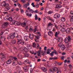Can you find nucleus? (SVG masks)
I'll list each match as a JSON object with an SVG mask.
<instances>
[{
  "mask_svg": "<svg viewBox=\"0 0 73 73\" xmlns=\"http://www.w3.org/2000/svg\"><path fill=\"white\" fill-rule=\"evenodd\" d=\"M30 12L31 13H38V10H36L35 11H34L32 9H30Z\"/></svg>",
  "mask_w": 73,
  "mask_h": 73,
  "instance_id": "9b49d317",
  "label": "nucleus"
},
{
  "mask_svg": "<svg viewBox=\"0 0 73 73\" xmlns=\"http://www.w3.org/2000/svg\"><path fill=\"white\" fill-rule=\"evenodd\" d=\"M33 47L37 49H39L40 47L38 43L36 44L35 42H34L33 43Z\"/></svg>",
  "mask_w": 73,
  "mask_h": 73,
  "instance_id": "39448f33",
  "label": "nucleus"
},
{
  "mask_svg": "<svg viewBox=\"0 0 73 73\" xmlns=\"http://www.w3.org/2000/svg\"><path fill=\"white\" fill-rule=\"evenodd\" d=\"M29 59H27V60H25L24 62L23 63L24 64H25V62H26L27 61H29Z\"/></svg>",
  "mask_w": 73,
  "mask_h": 73,
  "instance_id": "e2e57ef3",
  "label": "nucleus"
},
{
  "mask_svg": "<svg viewBox=\"0 0 73 73\" xmlns=\"http://www.w3.org/2000/svg\"><path fill=\"white\" fill-rule=\"evenodd\" d=\"M52 25H53V24H52L50 23L49 24H48V27H50V26L51 29H52Z\"/></svg>",
  "mask_w": 73,
  "mask_h": 73,
  "instance_id": "bb28decb",
  "label": "nucleus"
},
{
  "mask_svg": "<svg viewBox=\"0 0 73 73\" xmlns=\"http://www.w3.org/2000/svg\"><path fill=\"white\" fill-rule=\"evenodd\" d=\"M63 46L61 47V49L62 50H64L65 49V46L64 45H63Z\"/></svg>",
  "mask_w": 73,
  "mask_h": 73,
  "instance_id": "c85d7f7f",
  "label": "nucleus"
},
{
  "mask_svg": "<svg viewBox=\"0 0 73 73\" xmlns=\"http://www.w3.org/2000/svg\"><path fill=\"white\" fill-rule=\"evenodd\" d=\"M38 31V30L36 28H35V29L34 31V33H36V31Z\"/></svg>",
  "mask_w": 73,
  "mask_h": 73,
  "instance_id": "58836bf2",
  "label": "nucleus"
},
{
  "mask_svg": "<svg viewBox=\"0 0 73 73\" xmlns=\"http://www.w3.org/2000/svg\"><path fill=\"white\" fill-rule=\"evenodd\" d=\"M62 7V6L60 5V4L57 5L56 6V8H61Z\"/></svg>",
  "mask_w": 73,
  "mask_h": 73,
  "instance_id": "cd10ccee",
  "label": "nucleus"
},
{
  "mask_svg": "<svg viewBox=\"0 0 73 73\" xmlns=\"http://www.w3.org/2000/svg\"><path fill=\"white\" fill-rule=\"evenodd\" d=\"M20 24H21L20 23H19L15 21L14 25H15V26H17V25L19 26V25H20Z\"/></svg>",
  "mask_w": 73,
  "mask_h": 73,
  "instance_id": "2eb2a0df",
  "label": "nucleus"
},
{
  "mask_svg": "<svg viewBox=\"0 0 73 73\" xmlns=\"http://www.w3.org/2000/svg\"><path fill=\"white\" fill-rule=\"evenodd\" d=\"M19 73H24L23 71L22 70H20L19 71Z\"/></svg>",
  "mask_w": 73,
  "mask_h": 73,
  "instance_id": "603ef678",
  "label": "nucleus"
},
{
  "mask_svg": "<svg viewBox=\"0 0 73 73\" xmlns=\"http://www.w3.org/2000/svg\"><path fill=\"white\" fill-rule=\"evenodd\" d=\"M61 31L63 32H66V29L64 28H62L61 29Z\"/></svg>",
  "mask_w": 73,
  "mask_h": 73,
  "instance_id": "a878e982",
  "label": "nucleus"
},
{
  "mask_svg": "<svg viewBox=\"0 0 73 73\" xmlns=\"http://www.w3.org/2000/svg\"><path fill=\"white\" fill-rule=\"evenodd\" d=\"M7 39H11V38H10V35H8L7 37Z\"/></svg>",
  "mask_w": 73,
  "mask_h": 73,
  "instance_id": "a18cd8bd",
  "label": "nucleus"
},
{
  "mask_svg": "<svg viewBox=\"0 0 73 73\" xmlns=\"http://www.w3.org/2000/svg\"><path fill=\"white\" fill-rule=\"evenodd\" d=\"M9 23H8L7 22H5L4 23V27L3 28L5 29L6 28L8 25H9Z\"/></svg>",
  "mask_w": 73,
  "mask_h": 73,
  "instance_id": "ddd939ff",
  "label": "nucleus"
},
{
  "mask_svg": "<svg viewBox=\"0 0 73 73\" xmlns=\"http://www.w3.org/2000/svg\"><path fill=\"white\" fill-rule=\"evenodd\" d=\"M39 39V36H37L36 37V38L35 39V41L36 42H39L38 40Z\"/></svg>",
  "mask_w": 73,
  "mask_h": 73,
  "instance_id": "a211bd4d",
  "label": "nucleus"
},
{
  "mask_svg": "<svg viewBox=\"0 0 73 73\" xmlns=\"http://www.w3.org/2000/svg\"><path fill=\"white\" fill-rule=\"evenodd\" d=\"M63 40V38L61 37H58V42H62Z\"/></svg>",
  "mask_w": 73,
  "mask_h": 73,
  "instance_id": "f3484780",
  "label": "nucleus"
},
{
  "mask_svg": "<svg viewBox=\"0 0 73 73\" xmlns=\"http://www.w3.org/2000/svg\"><path fill=\"white\" fill-rule=\"evenodd\" d=\"M16 42V40H13L12 41V42L13 44H15Z\"/></svg>",
  "mask_w": 73,
  "mask_h": 73,
  "instance_id": "c9c22d12",
  "label": "nucleus"
},
{
  "mask_svg": "<svg viewBox=\"0 0 73 73\" xmlns=\"http://www.w3.org/2000/svg\"><path fill=\"white\" fill-rule=\"evenodd\" d=\"M12 62L11 60H9L6 62V64H11Z\"/></svg>",
  "mask_w": 73,
  "mask_h": 73,
  "instance_id": "aec40b11",
  "label": "nucleus"
},
{
  "mask_svg": "<svg viewBox=\"0 0 73 73\" xmlns=\"http://www.w3.org/2000/svg\"><path fill=\"white\" fill-rule=\"evenodd\" d=\"M27 7V5H26V4H25V3H24L23 5V7L25 8V7Z\"/></svg>",
  "mask_w": 73,
  "mask_h": 73,
  "instance_id": "5fc2aeb1",
  "label": "nucleus"
},
{
  "mask_svg": "<svg viewBox=\"0 0 73 73\" xmlns=\"http://www.w3.org/2000/svg\"><path fill=\"white\" fill-rule=\"evenodd\" d=\"M54 54L53 53V52H52L50 54H49V55H51V57H52L53 56H54Z\"/></svg>",
  "mask_w": 73,
  "mask_h": 73,
  "instance_id": "a19ab883",
  "label": "nucleus"
},
{
  "mask_svg": "<svg viewBox=\"0 0 73 73\" xmlns=\"http://www.w3.org/2000/svg\"><path fill=\"white\" fill-rule=\"evenodd\" d=\"M36 36L35 35H33L32 34H30L29 35V37L30 38L31 40H33L34 38V36Z\"/></svg>",
  "mask_w": 73,
  "mask_h": 73,
  "instance_id": "f8f14e48",
  "label": "nucleus"
},
{
  "mask_svg": "<svg viewBox=\"0 0 73 73\" xmlns=\"http://www.w3.org/2000/svg\"><path fill=\"white\" fill-rule=\"evenodd\" d=\"M35 19L36 20H37L38 19V18L37 17V15L36 14L35 15Z\"/></svg>",
  "mask_w": 73,
  "mask_h": 73,
  "instance_id": "6e6d98bb",
  "label": "nucleus"
},
{
  "mask_svg": "<svg viewBox=\"0 0 73 73\" xmlns=\"http://www.w3.org/2000/svg\"><path fill=\"white\" fill-rule=\"evenodd\" d=\"M1 6L3 7H5L6 6H8L9 4L6 3L5 2H3L1 3Z\"/></svg>",
  "mask_w": 73,
  "mask_h": 73,
  "instance_id": "423d86ee",
  "label": "nucleus"
},
{
  "mask_svg": "<svg viewBox=\"0 0 73 73\" xmlns=\"http://www.w3.org/2000/svg\"><path fill=\"white\" fill-rule=\"evenodd\" d=\"M23 68V69L25 72H27L28 71V69L27 66L24 67Z\"/></svg>",
  "mask_w": 73,
  "mask_h": 73,
  "instance_id": "dca6fc26",
  "label": "nucleus"
},
{
  "mask_svg": "<svg viewBox=\"0 0 73 73\" xmlns=\"http://www.w3.org/2000/svg\"><path fill=\"white\" fill-rule=\"evenodd\" d=\"M15 21L14 20H12L11 21L10 23V25H14Z\"/></svg>",
  "mask_w": 73,
  "mask_h": 73,
  "instance_id": "393cba45",
  "label": "nucleus"
},
{
  "mask_svg": "<svg viewBox=\"0 0 73 73\" xmlns=\"http://www.w3.org/2000/svg\"><path fill=\"white\" fill-rule=\"evenodd\" d=\"M30 73H32L33 72V69L32 68H31L30 69Z\"/></svg>",
  "mask_w": 73,
  "mask_h": 73,
  "instance_id": "052dcab7",
  "label": "nucleus"
},
{
  "mask_svg": "<svg viewBox=\"0 0 73 73\" xmlns=\"http://www.w3.org/2000/svg\"><path fill=\"white\" fill-rule=\"evenodd\" d=\"M65 58V57L64 56H62L61 57V59H62V60H64V58Z\"/></svg>",
  "mask_w": 73,
  "mask_h": 73,
  "instance_id": "69168bd1",
  "label": "nucleus"
},
{
  "mask_svg": "<svg viewBox=\"0 0 73 73\" xmlns=\"http://www.w3.org/2000/svg\"><path fill=\"white\" fill-rule=\"evenodd\" d=\"M15 33H13L12 35H10V39H13L15 37Z\"/></svg>",
  "mask_w": 73,
  "mask_h": 73,
  "instance_id": "4468645a",
  "label": "nucleus"
},
{
  "mask_svg": "<svg viewBox=\"0 0 73 73\" xmlns=\"http://www.w3.org/2000/svg\"><path fill=\"white\" fill-rule=\"evenodd\" d=\"M22 51V53H26L28 52V50L26 47H23L22 50H21Z\"/></svg>",
  "mask_w": 73,
  "mask_h": 73,
  "instance_id": "6e6552de",
  "label": "nucleus"
},
{
  "mask_svg": "<svg viewBox=\"0 0 73 73\" xmlns=\"http://www.w3.org/2000/svg\"><path fill=\"white\" fill-rule=\"evenodd\" d=\"M61 71L60 70H58L56 72V73H61Z\"/></svg>",
  "mask_w": 73,
  "mask_h": 73,
  "instance_id": "3c124183",
  "label": "nucleus"
},
{
  "mask_svg": "<svg viewBox=\"0 0 73 73\" xmlns=\"http://www.w3.org/2000/svg\"><path fill=\"white\" fill-rule=\"evenodd\" d=\"M56 31V29L55 27H53L52 31L54 32H55Z\"/></svg>",
  "mask_w": 73,
  "mask_h": 73,
  "instance_id": "8fccbe9b",
  "label": "nucleus"
},
{
  "mask_svg": "<svg viewBox=\"0 0 73 73\" xmlns=\"http://www.w3.org/2000/svg\"><path fill=\"white\" fill-rule=\"evenodd\" d=\"M27 36H25L24 37V40H26V41H27V40L28 38H27Z\"/></svg>",
  "mask_w": 73,
  "mask_h": 73,
  "instance_id": "c03bdc74",
  "label": "nucleus"
},
{
  "mask_svg": "<svg viewBox=\"0 0 73 73\" xmlns=\"http://www.w3.org/2000/svg\"><path fill=\"white\" fill-rule=\"evenodd\" d=\"M53 13V12L52 11H50L48 12L47 13L48 14H51Z\"/></svg>",
  "mask_w": 73,
  "mask_h": 73,
  "instance_id": "473e14b6",
  "label": "nucleus"
},
{
  "mask_svg": "<svg viewBox=\"0 0 73 73\" xmlns=\"http://www.w3.org/2000/svg\"><path fill=\"white\" fill-rule=\"evenodd\" d=\"M21 13H23L24 12V11L23 9H21Z\"/></svg>",
  "mask_w": 73,
  "mask_h": 73,
  "instance_id": "774afa93",
  "label": "nucleus"
},
{
  "mask_svg": "<svg viewBox=\"0 0 73 73\" xmlns=\"http://www.w3.org/2000/svg\"><path fill=\"white\" fill-rule=\"evenodd\" d=\"M62 44V43H59L58 45V47H60L61 48V46H63V45Z\"/></svg>",
  "mask_w": 73,
  "mask_h": 73,
  "instance_id": "f704fd0d",
  "label": "nucleus"
},
{
  "mask_svg": "<svg viewBox=\"0 0 73 73\" xmlns=\"http://www.w3.org/2000/svg\"><path fill=\"white\" fill-rule=\"evenodd\" d=\"M49 33L50 34V35L52 36L53 35V33L52 31H49Z\"/></svg>",
  "mask_w": 73,
  "mask_h": 73,
  "instance_id": "4c0bfd02",
  "label": "nucleus"
},
{
  "mask_svg": "<svg viewBox=\"0 0 73 73\" xmlns=\"http://www.w3.org/2000/svg\"><path fill=\"white\" fill-rule=\"evenodd\" d=\"M4 32H1V33L0 34V36H2L4 34Z\"/></svg>",
  "mask_w": 73,
  "mask_h": 73,
  "instance_id": "bf43d9fd",
  "label": "nucleus"
},
{
  "mask_svg": "<svg viewBox=\"0 0 73 73\" xmlns=\"http://www.w3.org/2000/svg\"><path fill=\"white\" fill-rule=\"evenodd\" d=\"M14 59L15 60L14 61V62L12 64L13 65L16 66L17 65V64L19 63V62L17 60V58L16 57H14Z\"/></svg>",
  "mask_w": 73,
  "mask_h": 73,
  "instance_id": "20e7f679",
  "label": "nucleus"
},
{
  "mask_svg": "<svg viewBox=\"0 0 73 73\" xmlns=\"http://www.w3.org/2000/svg\"><path fill=\"white\" fill-rule=\"evenodd\" d=\"M71 40L70 36H68L67 38H66L64 39V42L66 43V46L67 48H70L71 46V45H69V44L68 43V42H70Z\"/></svg>",
  "mask_w": 73,
  "mask_h": 73,
  "instance_id": "f03ea898",
  "label": "nucleus"
},
{
  "mask_svg": "<svg viewBox=\"0 0 73 73\" xmlns=\"http://www.w3.org/2000/svg\"><path fill=\"white\" fill-rule=\"evenodd\" d=\"M59 70L57 67H54L52 69H50L49 70V73H54V72H57Z\"/></svg>",
  "mask_w": 73,
  "mask_h": 73,
  "instance_id": "7ed1b4c3",
  "label": "nucleus"
},
{
  "mask_svg": "<svg viewBox=\"0 0 73 73\" xmlns=\"http://www.w3.org/2000/svg\"><path fill=\"white\" fill-rule=\"evenodd\" d=\"M49 20H50L51 21H52L53 22H54V21H55V20L54 19H51V18H49L48 19Z\"/></svg>",
  "mask_w": 73,
  "mask_h": 73,
  "instance_id": "37998d69",
  "label": "nucleus"
},
{
  "mask_svg": "<svg viewBox=\"0 0 73 73\" xmlns=\"http://www.w3.org/2000/svg\"><path fill=\"white\" fill-rule=\"evenodd\" d=\"M27 15L28 16H30V17H31L32 16V15L31 13H30V14H29L28 13H27Z\"/></svg>",
  "mask_w": 73,
  "mask_h": 73,
  "instance_id": "49530a36",
  "label": "nucleus"
},
{
  "mask_svg": "<svg viewBox=\"0 0 73 73\" xmlns=\"http://www.w3.org/2000/svg\"><path fill=\"white\" fill-rule=\"evenodd\" d=\"M41 50H39V51H38V56H40V52H41Z\"/></svg>",
  "mask_w": 73,
  "mask_h": 73,
  "instance_id": "ea45409f",
  "label": "nucleus"
},
{
  "mask_svg": "<svg viewBox=\"0 0 73 73\" xmlns=\"http://www.w3.org/2000/svg\"><path fill=\"white\" fill-rule=\"evenodd\" d=\"M21 1L23 3H25L26 1L25 0H21Z\"/></svg>",
  "mask_w": 73,
  "mask_h": 73,
  "instance_id": "680f3d73",
  "label": "nucleus"
},
{
  "mask_svg": "<svg viewBox=\"0 0 73 73\" xmlns=\"http://www.w3.org/2000/svg\"><path fill=\"white\" fill-rule=\"evenodd\" d=\"M17 5L19 7H21V5L19 3H17Z\"/></svg>",
  "mask_w": 73,
  "mask_h": 73,
  "instance_id": "0e129e2a",
  "label": "nucleus"
},
{
  "mask_svg": "<svg viewBox=\"0 0 73 73\" xmlns=\"http://www.w3.org/2000/svg\"><path fill=\"white\" fill-rule=\"evenodd\" d=\"M63 63V62H61L60 63V62H59V63H58V64L59 65H62V64Z\"/></svg>",
  "mask_w": 73,
  "mask_h": 73,
  "instance_id": "13d9d810",
  "label": "nucleus"
},
{
  "mask_svg": "<svg viewBox=\"0 0 73 73\" xmlns=\"http://www.w3.org/2000/svg\"><path fill=\"white\" fill-rule=\"evenodd\" d=\"M61 20L62 21L64 22L65 21V17H62L61 18Z\"/></svg>",
  "mask_w": 73,
  "mask_h": 73,
  "instance_id": "2f4dec72",
  "label": "nucleus"
},
{
  "mask_svg": "<svg viewBox=\"0 0 73 73\" xmlns=\"http://www.w3.org/2000/svg\"><path fill=\"white\" fill-rule=\"evenodd\" d=\"M8 20L10 21V22L12 21V18L11 17H9L8 18Z\"/></svg>",
  "mask_w": 73,
  "mask_h": 73,
  "instance_id": "e433bc0d",
  "label": "nucleus"
},
{
  "mask_svg": "<svg viewBox=\"0 0 73 73\" xmlns=\"http://www.w3.org/2000/svg\"><path fill=\"white\" fill-rule=\"evenodd\" d=\"M15 10V9L14 8H13L9 12H13L14 10Z\"/></svg>",
  "mask_w": 73,
  "mask_h": 73,
  "instance_id": "de8ad7c7",
  "label": "nucleus"
},
{
  "mask_svg": "<svg viewBox=\"0 0 73 73\" xmlns=\"http://www.w3.org/2000/svg\"><path fill=\"white\" fill-rule=\"evenodd\" d=\"M5 7V11H9L10 9V8L9 7V6H6Z\"/></svg>",
  "mask_w": 73,
  "mask_h": 73,
  "instance_id": "412c9836",
  "label": "nucleus"
},
{
  "mask_svg": "<svg viewBox=\"0 0 73 73\" xmlns=\"http://www.w3.org/2000/svg\"><path fill=\"white\" fill-rule=\"evenodd\" d=\"M17 40H18L17 41V43L19 44H21L22 45H23L25 42L23 41H22V37L20 35H17V36H16Z\"/></svg>",
  "mask_w": 73,
  "mask_h": 73,
  "instance_id": "f257e3e1",
  "label": "nucleus"
},
{
  "mask_svg": "<svg viewBox=\"0 0 73 73\" xmlns=\"http://www.w3.org/2000/svg\"><path fill=\"white\" fill-rule=\"evenodd\" d=\"M59 34V33H58L57 32H56L55 34V36L56 38H58V37L57 36Z\"/></svg>",
  "mask_w": 73,
  "mask_h": 73,
  "instance_id": "c756f323",
  "label": "nucleus"
},
{
  "mask_svg": "<svg viewBox=\"0 0 73 73\" xmlns=\"http://www.w3.org/2000/svg\"><path fill=\"white\" fill-rule=\"evenodd\" d=\"M5 55H2L3 57L2 58L1 60H6V57H5Z\"/></svg>",
  "mask_w": 73,
  "mask_h": 73,
  "instance_id": "4be33fe9",
  "label": "nucleus"
},
{
  "mask_svg": "<svg viewBox=\"0 0 73 73\" xmlns=\"http://www.w3.org/2000/svg\"><path fill=\"white\" fill-rule=\"evenodd\" d=\"M73 12L72 11H71L70 12V14H71L72 16H70L71 18L70 19V22L73 21Z\"/></svg>",
  "mask_w": 73,
  "mask_h": 73,
  "instance_id": "9d476101",
  "label": "nucleus"
},
{
  "mask_svg": "<svg viewBox=\"0 0 73 73\" xmlns=\"http://www.w3.org/2000/svg\"><path fill=\"white\" fill-rule=\"evenodd\" d=\"M39 5V3H38V2H37V4L36 5V8H38V7Z\"/></svg>",
  "mask_w": 73,
  "mask_h": 73,
  "instance_id": "09e8293b",
  "label": "nucleus"
},
{
  "mask_svg": "<svg viewBox=\"0 0 73 73\" xmlns=\"http://www.w3.org/2000/svg\"><path fill=\"white\" fill-rule=\"evenodd\" d=\"M71 30H73V28L70 27L69 28L67 29L66 30V33L67 34H69L71 32Z\"/></svg>",
  "mask_w": 73,
  "mask_h": 73,
  "instance_id": "0eeeda50",
  "label": "nucleus"
},
{
  "mask_svg": "<svg viewBox=\"0 0 73 73\" xmlns=\"http://www.w3.org/2000/svg\"><path fill=\"white\" fill-rule=\"evenodd\" d=\"M42 70H43V72H44L47 71V69L45 67H42Z\"/></svg>",
  "mask_w": 73,
  "mask_h": 73,
  "instance_id": "b1692460",
  "label": "nucleus"
},
{
  "mask_svg": "<svg viewBox=\"0 0 73 73\" xmlns=\"http://www.w3.org/2000/svg\"><path fill=\"white\" fill-rule=\"evenodd\" d=\"M23 54H24V56L25 57H28L29 55V54H27L26 52L25 53L23 52Z\"/></svg>",
  "mask_w": 73,
  "mask_h": 73,
  "instance_id": "6ab92c4d",
  "label": "nucleus"
},
{
  "mask_svg": "<svg viewBox=\"0 0 73 73\" xmlns=\"http://www.w3.org/2000/svg\"><path fill=\"white\" fill-rule=\"evenodd\" d=\"M60 17V15L58 13L55 14L54 16V17L55 19H58Z\"/></svg>",
  "mask_w": 73,
  "mask_h": 73,
  "instance_id": "1a4fd4ad",
  "label": "nucleus"
},
{
  "mask_svg": "<svg viewBox=\"0 0 73 73\" xmlns=\"http://www.w3.org/2000/svg\"><path fill=\"white\" fill-rule=\"evenodd\" d=\"M21 69V68L19 66H17L16 67V69L17 71H20V69Z\"/></svg>",
  "mask_w": 73,
  "mask_h": 73,
  "instance_id": "5701e85b",
  "label": "nucleus"
},
{
  "mask_svg": "<svg viewBox=\"0 0 73 73\" xmlns=\"http://www.w3.org/2000/svg\"><path fill=\"white\" fill-rule=\"evenodd\" d=\"M26 25V23L25 22H24V23H23L21 24V25L23 27H25Z\"/></svg>",
  "mask_w": 73,
  "mask_h": 73,
  "instance_id": "7c9ffc66",
  "label": "nucleus"
},
{
  "mask_svg": "<svg viewBox=\"0 0 73 73\" xmlns=\"http://www.w3.org/2000/svg\"><path fill=\"white\" fill-rule=\"evenodd\" d=\"M53 53H55V54H57V51H54L52 52Z\"/></svg>",
  "mask_w": 73,
  "mask_h": 73,
  "instance_id": "4d7b16f0",
  "label": "nucleus"
},
{
  "mask_svg": "<svg viewBox=\"0 0 73 73\" xmlns=\"http://www.w3.org/2000/svg\"><path fill=\"white\" fill-rule=\"evenodd\" d=\"M46 53L45 52L42 51L41 52V54H42V55H44Z\"/></svg>",
  "mask_w": 73,
  "mask_h": 73,
  "instance_id": "72a5a7b5",
  "label": "nucleus"
},
{
  "mask_svg": "<svg viewBox=\"0 0 73 73\" xmlns=\"http://www.w3.org/2000/svg\"><path fill=\"white\" fill-rule=\"evenodd\" d=\"M31 5H32L33 7H35V6L34 5V2H33L32 3Z\"/></svg>",
  "mask_w": 73,
  "mask_h": 73,
  "instance_id": "864d4df0",
  "label": "nucleus"
},
{
  "mask_svg": "<svg viewBox=\"0 0 73 73\" xmlns=\"http://www.w3.org/2000/svg\"><path fill=\"white\" fill-rule=\"evenodd\" d=\"M68 66L70 68H71L72 67V65L70 64L68 65Z\"/></svg>",
  "mask_w": 73,
  "mask_h": 73,
  "instance_id": "338daca9",
  "label": "nucleus"
},
{
  "mask_svg": "<svg viewBox=\"0 0 73 73\" xmlns=\"http://www.w3.org/2000/svg\"><path fill=\"white\" fill-rule=\"evenodd\" d=\"M5 38V36H1V39L2 40L4 39V38Z\"/></svg>",
  "mask_w": 73,
  "mask_h": 73,
  "instance_id": "79ce46f5",
  "label": "nucleus"
}]
</instances>
